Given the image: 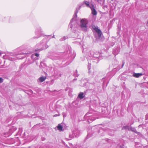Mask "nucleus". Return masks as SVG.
Here are the masks:
<instances>
[{"instance_id": "nucleus-1", "label": "nucleus", "mask_w": 148, "mask_h": 148, "mask_svg": "<svg viewBox=\"0 0 148 148\" xmlns=\"http://www.w3.org/2000/svg\"><path fill=\"white\" fill-rule=\"evenodd\" d=\"M25 53H21L18 55L14 54L13 53H11L8 56V59L12 61H14L16 59H21L24 58L25 57Z\"/></svg>"}, {"instance_id": "nucleus-2", "label": "nucleus", "mask_w": 148, "mask_h": 148, "mask_svg": "<svg viewBox=\"0 0 148 148\" xmlns=\"http://www.w3.org/2000/svg\"><path fill=\"white\" fill-rule=\"evenodd\" d=\"M90 55L89 57L91 58V57L94 58L92 59L94 61L92 60V62H94L96 63L98 62L101 59V57L100 56V54L98 52H94L93 51H90Z\"/></svg>"}, {"instance_id": "nucleus-3", "label": "nucleus", "mask_w": 148, "mask_h": 148, "mask_svg": "<svg viewBox=\"0 0 148 148\" xmlns=\"http://www.w3.org/2000/svg\"><path fill=\"white\" fill-rule=\"evenodd\" d=\"M88 23V20L85 18H83L80 20V27L82 30L85 32L87 31V24Z\"/></svg>"}, {"instance_id": "nucleus-4", "label": "nucleus", "mask_w": 148, "mask_h": 148, "mask_svg": "<svg viewBox=\"0 0 148 148\" xmlns=\"http://www.w3.org/2000/svg\"><path fill=\"white\" fill-rule=\"evenodd\" d=\"M36 47L37 48H40L38 49L37 48V49H35V51H41L44 49H47L48 48V46L46 45V42L44 43L43 42H41L40 44H37L36 45Z\"/></svg>"}, {"instance_id": "nucleus-5", "label": "nucleus", "mask_w": 148, "mask_h": 148, "mask_svg": "<svg viewBox=\"0 0 148 148\" xmlns=\"http://www.w3.org/2000/svg\"><path fill=\"white\" fill-rule=\"evenodd\" d=\"M77 12H76V13L74 14L73 16L74 17L71 19L70 21V23L69 24V27L71 28H72L73 26V24L74 21L75 20L77 16L76 13Z\"/></svg>"}, {"instance_id": "nucleus-6", "label": "nucleus", "mask_w": 148, "mask_h": 148, "mask_svg": "<svg viewBox=\"0 0 148 148\" xmlns=\"http://www.w3.org/2000/svg\"><path fill=\"white\" fill-rule=\"evenodd\" d=\"M92 27L93 29H94L98 34L99 37H100L101 36L102 34L101 31L95 26H93Z\"/></svg>"}, {"instance_id": "nucleus-7", "label": "nucleus", "mask_w": 148, "mask_h": 148, "mask_svg": "<svg viewBox=\"0 0 148 148\" xmlns=\"http://www.w3.org/2000/svg\"><path fill=\"white\" fill-rule=\"evenodd\" d=\"M125 129H127L129 131H131L133 132H134L138 134H140V132H138L136 131V129L134 128L129 127V126H126Z\"/></svg>"}, {"instance_id": "nucleus-8", "label": "nucleus", "mask_w": 148, "mask_h": 148, "mask_svg": "<svg viewBox=\"0 0 148 148\" xmlns=\"http://www.w3.org/2000/svg\"><path fill=\"white\" fill-rule=\"evenodd\" d=\"M42 29L41 27H39L36 30L35 33V34L36 35H37L38 34V35L39 36L37 37H34V38H38L40 37L39 36L40 34V33L41 32Z\"/></svg>"}, {"instance_id": "nucleus-9", "label": "nucleus", "mask_w": 148, "mask_h": 148, "mask_svg": "<svg viewBox=\"0 0 148 148\" xmlns=\"http://www.w3.org/2000/svg\"><path fill=\"white\" fill-rule=\"evenodd\" d=\"M90 8L92 11V13L93 15H95L97 14V12L94 8V6L93 4L90 7Z\"/></svg>"}, {"instance_id": "nucleus-10", "label": "nucleus", "mask_w": 148, "mask_h": 148, "mask_svg": "<svg viewBox=\"0 0 148 148\" xmlns=\"http://www.w3.org/2000/svg\"><path fill=\"white\" fill-rule=\"evenodd\" d=\"M74 137H77L79 136L80 134V131L77 130L75 129L73 132Z\"/></svg>"}, {"instance_id": "nucleus-11", "label": "nucleus", "mask_w": 148, "mask_h": 148, "mask_svg": "<svg viewBox=\"0 0 148 148\" xmlns=\"http://www.w3.org/2000/svg\"><path fill=\"white\" fill-rule=\"evenodd\" d=\"M50 58L53 60H56L58 59L59 58V56L57 55L56 54H53L50 56Z\"/></svg>"}, {"instance_id": "nucleus-12", "label": "nucleus", "mask_w": 148, "mask_h": 148, "mask_svg": "<svg viewBox=\"0 0 148 148\" xmlns=\"http://www.w3.org/2000/svg\"><path fill=\"white\" fill-rule=\"evenodd\" d=\"M46 78V77L41 76L38 80V82H42L44 81Z\"/></svg>"}, {"instance_id": "nucleus-13", "label": "nucleus", "mask_w": 148, "mask_h": 148, "mask_svg": "<svg viewBox=\"0 0 148 148\" xmlns=\"http://www.w3.org/2000/svg\"><path fill=\"white\" fill-rule=\"evenodd\" d=\"M85 96L84 93L83 92H80L79 94L78 97L81 99L83 98Z\"/></svg>"}, {"instance_id": "nucleus-14", "label": "nucleus", "mask_w": 148, "mask_h": 148, "mask_svg": "<svg viewBox=\"0 0 148 148\" xmlns=\"http://www.w3.org/2000/svg\"><path fill=\"white\" fill-rule=\"evenodd\" d=\"M143 75V74L141 73H134L133 74V76L134 77L138 78Z\"/></svg>"}, {"instance_id": "nucleus-15", "label": "nucleus", "mask_w": 148, "mask_h": 148, "mask_svg": "<svg viewBox=\"0 0 148 148\" xmlns=\"http://www.w3.org/2000/svg\"><path fill=\"white\" fill-rule=\"evenodd\" d=\"M84 3L86 5V6L87 7H89L90 8V7L91 6L92 4H90L89 2L86 1H84Z\"/></svg>"}, {"instance_id": "nucleus-16", "label": "nucleus", "mask_w": 148, "mask_h": 148, "mask_svg": "<svg viewBox=\"0 0 148 148\" xmlns=\"http://www.w3.org/2000/svg\"><path fill=\"white\" fill-rule=\"evenodd\" d=\"M87 59L88 61V70H90V66H91V61L90 60H89V58H88Z\"/></svg>"}, {"instance_id": "nucleus-17", "label": "nucleus", "mask_w": 148, "mask_h": 148, "mask_svg": "<svg viewBox=\"0 0 148 148\" xmlns=\"http://www.w3.org/2000/svg\"><path fill=\"white\" fill-rule=\"evenodd\" d=\"M58 130L60 131H62L63 127L60 124H59L57 126Z\"/></svg>"}, {"instance_id": "nucleus-18", "label": "nucleus", "mask_w": 148, "mask_h": 148, "mask_svg": "<svg viewBox=\"0 0 148 148\" xmlns=\"http://www.w3.org/2000/svg\"><path fill=\"white\" fill-rule=\"evenodd\" d=\"M39 56V54L37 53H35L34 54H33L31 56V58H34V57H38Z\"/></svg>"}, {"instance_id": "nucleus-19", "label": "nucleus", "mask_w": 148, "mask_h": 148, "mask_svg": "<svg viewBox=\"0 0 148 148\" xmlns=\"http://www.w3.org/2000/svg\"><path fill=\"white\" fill-rule=\"evenodd\" d=\"M73 133V132H72ZM69 139L71 140L72 139V138H74V134H73V133H72V134H69Z\"/></svg>"}, {"instance_id": "nucleus-20", "label": "nucleus", "mask_w": 148, "mask_h": 148, "mask_svg": "<svg viewBox=\"0 0 148 148\" xmlns=\"http://www.w3.org/2000/svg\"><path fill=\"white\" fill-rule=\"evenodd\" d=\"M95 119L94 118L90 116L89 118H88V120H90L91 121H94Z\"/></svg>"}, {"instance_id": "nucleus-21", "label": "nucleus", "mask_w": 148, "mask_h": 148, "mask_svg": "<svg viewBox=\"0 0 148 148\" xmlns=\"http://www.w3.org/2000/svg\"><path fill=\"white\" fill-rule=\"evenodd\" d=\"M67 38L66 36H64L60 39V41H62L64 40Z\"/></svg>"}, {"instance_id": "nucleus-22", "label": "nucleus", "mask_w": 148, "mask_h": 148, "mask_svg": "<svg viewBox=\"0 0 148 148\" xmlns=\"http://www.w3.org/2000/svg\"><path fill=\"white\" fill-rule=\"evenodd\" d=\"M98 3H99L101 5V0H96Z\"/></svg>"}, {"instance_id": "nucleus-23", "label": "nucleus", "mask_w": 148, "mask_h": 148, "mask_svg": "<svg viewBox=\"0 0 148 148\" xmlns=\"http://www.w3.org/2000/svg\"><path fill=\"white\" fill-rule=\"evenodd\" d=\"M33 58H32V59L33 60V61L37 60L38 59V58L37 57H34Z\"/></svg>"}, {"instance_id": "nucleus-24", "label": "nucleus", "mask_w": 148, "mask_h": 148, "mask_svg": "<svg viewBox=\"0 0 148 148\" xmlns=\"http://www.w3.org/2000/svg\"><path fill=\"white\" fill-rule=\"evenodd\" d=\"M3 82V79L1 77H0V83H1Z\"/></svg>"}, {"instance_id": "nucleus-25", "label": "nucleus", "mask_w": 148, "mask_h": 148, "mask_svg": "<svg viewBox=\"0 0 148 148\" xmlns=\"http://www.w3.org/2000/svg\"><path fill=\"white\" fill-rule=\"evenodd\" d=\"M146 119H148V115H146V117H145Z\"/></svg>"}, {"instance_id": "nucleus-26", "label": "nucleus", "mask_w": 148, "mask_h": 148, "mask_svg": "<svg viewBox=\"0 0 148 148\" xmlns=\"http://www.w3.org/2000/svg\"><path fill=\"white\" fill-rule=\"evenodd\" d=\"M124 64V63H123V64H122V66H121V68H123V67Z\"/></svg>"}, {"instance_id": "nucleus-27", "label": "nucleus", "mask_w": 148, "mask_h": 148, "mask_svg": "<svg viewBox=\"0 0 148 148\" xmlns=\"http://www.w3.org/2000/svg\"><path fill=\"white\" fill-rule=\"evenodd\" d=\"M59 116V115H57V114H55L54 115V116H55V117H56V116Z\"/></svg>"}, {"instance_id": "nucleus-28", "label": "nucleus", "mask_w": 148, "mask_h": 148, "mask_svg": "<svg viewBox=\"0 0 148 148\" xmlns=\"http://www.w3.org/2000/svg\"><path fill=\"white\" fill-rule=\"evenodd\" d=\"M88 114H88V113H87V114H86L85 115V116H88Z\"/></svg>"}, {"instance_id": "nucleus-29", "label": "nucleus", "mask_w": 148, "mask_h": 148, "mask_svg": "<svg viewBox=\"0 0 148 148\" xmlns=\"http://www.w3.org/2000/svg\"><path fill=\"white\" fill-rule=\"evenodd\" d=\"M111 73H109L107 74V75H109Z\"/></svg>"}, {"instance_id": "nucleus-30", "label": "nucleus", "mask_w": 148, "mask_h": 148, "mask_svg": "<svg viewBox=\"0 0 148 148\" xmlns=\"http://www.w3.org/2000/svg\"><path fill=\"white\" fill-rule=\"evenodd\" d=\"M2 53V52L0 51V55Z\"/></svg>"}, {"instance_id": "nucleus-31", "label": "nucleus", "mask_w": 148, "mask_h": 148, "mask_svg": "<svg viewBox=\"0 0 148 148\" xmlns=\"http://www.w3.org/2000/svg\"><path fill=\"white\" fill-rule=\"evenodd\" d=\"M113 52L114 53V55H116V54H117V53H114V51H113Z\"/></svg>"}, {"instance_id": "nucleus-32", "label": "nucleus", "mask_w": 148, "mask_h": 148, "mask_svg": "<svg viewBox=\"0 0 148 148\" xmlns=\"http://www.w3.org/2000/svg\"><path fill=\"white\" fill-rule=\"evenodd\" d=\"M82 5H83V4H82V5H81L80 6H79V9L81 8V6H82Z\"/></svg>"}, {"instance_id": "nucleus-33", "label": "nucleus", "mask_w": 148, "mask_h": 148, "mask_svg": "<svg viewBox=\"0 0 148 148\" xmlns=\"http://www.w3.org/2000/svg\"><path fill=\"white\" fill-rule=\"evenodd\" d=\"M52 38H55V37H54V35H53V36H52Z\"/></svg>"}, {"instance_id": "nucleus-34", "label": "nucleus", "mask_w": 148, "mask_h": 148, "mask_svg": "<svg viewBox=\"0 0 148 148\" xmlns=\"http://www.w3.org/2000/svg\"><path fill=\"white\" fill-rule=\"evenodd\" d=\"M45 40V39H44L42 41H44Z\"/></svg>"}, {"instance_id": "nucleus-35", "label": "nucleus", "mask_w": 148, "mask_h": 148, "mask_svg": "<svg viewBox=\"0 0 148 148\" xmlns=\"http://www.w3.org/2000/svg\"><path fill=\"white\" fill-rule=\"evenodd\" d=\"M147 25H148V21H147Z\"/></svg>"}, {"instance_id": "nucleus-36", "label": "nucleus", "mask_w": 148, "mask_h": 148, "mask_svg": "<svg viewBox=\"0 0 148 148\" xmlns=\"http://www.w3.org/2000/svg\"><path fill=\"white\" fill-rule=\"evenodd\" d=\"M110 77H111V76H110Z\"/></svg>"}, {"instance_id": "nucleus-37", "label": "nucleus", "mask_w": 148, "mask_h": 148, "mask_svg": "<svg viewBox=\"0 0 148 148\" xmlns=\"http://www.w3.org/2000/svg\"><path fill=\"white\" fill-rule=\"evenodd\" d=\"M122 148H123V147H122Z\"/></svg>"}]
</instances>
